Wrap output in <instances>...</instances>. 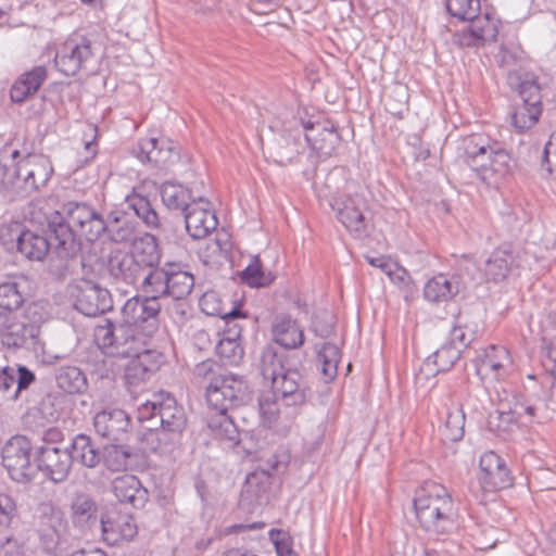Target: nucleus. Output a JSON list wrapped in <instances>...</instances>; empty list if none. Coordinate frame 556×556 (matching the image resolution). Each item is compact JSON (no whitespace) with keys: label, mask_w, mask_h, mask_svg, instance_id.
Instances as JSON below:
<instances>
[{"label":"nucleus","mask_w":556,"mask_h":556,"mask_svg":"<svg viewBox=\"0 0 556 556\" xmlns=\"http://www.w3.org/2000/svg\"><path fill=\"white\" fill-rule=\"evenodd\" d=\"M47 236L29 230L23 231L17 238L18 251L30 261H42L51 252L50 271L62 278L73 270L74 263L81 249V243L72 233L68 225L63 223L59 213L48 217Z\"/></svg>","instance_id":"obj_1"},{"label":"nucleus","mask_w":556,"mask_h":556,"mask_svg":"<svg viewBox=\"0 0 556 556\" xmlns=\"http://www.w3.org/2000/svg\"><path fill=\"white\" fill-rule=\"evenodd\" d=\"M457 151L463 162L489 186L498 184L511 172L509 153L483 135L471 134L462 138Z\"/></svg>","instance_id":"obj_2"},{"label":"nucleus","mask_w":556,"mask_h":556,"mask_svg":"<svg viewBox=\"0 0 556 556\" xmlns=\"http://www.w3.org/2000/svg\"><path fill=\"white\" fill-rule=\"evenodd\" d=\"M36 532L45 552L54 556H108L99 548L75 549L74 539L68 533L67 521L63 511L52 503L38 505L35 516Z\"/></svg>","instance_id":"obj_3"},{"label":"nucleus","mask_w":556,"mask_h":556,"mask_svg":"<svg viewBox=\"0 0 556 556\" xmlns=\"http://www.w3.org/2000/svg\"><path fill=\"white\" fill-rule=\"evenodd\" d=\"M414 508L420 526L429 533L445 534L454 527V502L441 484L428 482L417 490Z\"/></svg>","instance_id":"obj_4"},{"label":"nucleus","mask_w":556,"mask_h":556,"mask_svg":"<svg viewBox=\"0 0 556 556\" xmlns=\"http://www.w3.org/2000/svg\"><path fill=\"white\" fill-rule=\"evenodd\" d=\"M193 379L205 389L208 405L223 406L230 401H238L251 393L248 382L235 375H225L222 367L212 359L195 365Z\"/></svg>","instance_id":"obj_5"},{"label":"nucleus","mask_w":556,"mask_h":556,"mask_svg":"<svg viewBox=\"0 0 556 556\" xmlns=\"http://www.w3.org/2000/svg\"><path fill=\"white\" fill-rule=\"evenodd\" d=\"M187 266L177 262H165L161 267L151 269L140 283L144 294L186 300L194 287V277Z\"/></svg>","instance_id":"obj_6"},{"label":"nucleus","mask_w":556,"mask_h":556,"mask_svg":"<svg viewBox=\"0 0 556 556\" xmlns=\"http://www.w3.org/2000/svg\"><path fill=\"white\" fill-rule=\"evenodd\" d=\"M136 332L137 328L125 319L119 324L105 320L96 327L94 339L109 354L126 357L140 353L144 348Z\"/></svg>","instance_id":"obj_7"},{"label":"nucleus","mask_w":556,"mask_h":556,"mask_svg":"<svg viewBox=\"0 0 556 556\" xmlns=\"http://www.w3.org/2000/svg\"><path fill=\"white\" fill-rule=\"evenodd\" d=\"M139 421L159 418L161 427L184 433L187 428V415L182 406L169 393L161 391L142 403L137 410Z\"/></svg>","instance_id":"obj_8"},{"label":"nucleus","mask_w":556,"mask_h":556,"mask_svg":"<svg viewBox=\"0 0 556 556\" xmlns=\"http://www.w3.org/2000/svg\"><path fill=\"white\" fill-rule=\"evenodd\" d=\"M59 213L65 225L80 242L78 237H85L89 242L97 240L105 230V220L86 203L67 202Z\"/></svg>","instance_id":"obj_9"},{"label":"nucleus","mask_w":556,"mask_h":556,"mask_svg":"<svg viewBox=\"0 0 556 556\" xmlns=\"http://www.w3.org/2000/svg\"><path fill=\"white\" fill-rule=\"evenodd\" d=\"M53 173L50 161L41 155L28 153L16 161L12 170L14 191L29 194L46 186Z\"/></svg>","instance_id":"obj_10"},{"label":"nucleus","mask_w":556,"mask_h":556,"mask_svg":"<svg viewBox=\"0 0 556 556\" xmlns=\"http://www.w3.org/2000/svg\"><path fill=\"white\" fill-rule=\"evenodd\" d=\"M31 444L25 437L10 439L2 448V464L12 480L21 483L30 481L36 467L30 460Z\"/></svg>","instance_id":"obj_11"},{"label":"nucleus","mask_w":556,"mask_h":556,"mask_svg":"<svg viewBox=\"0 0 556 556\" xmlns=\"http://www.w3.org/2000/svg\"><path fill=\"white\" fill-rule=\"evenodd\" d=\"M289 124L281 125L279 131L268 141L265 150L268 157L282 166L292 163L304 148L301 121L293 118Z\"/></svg>","instance_id":"obj_12"},{"label":"nucleus","mask_w":556,"mask_h":556,"mask_svg":"<svg viewBox=\"0 0 556 556\" xmlns=\"http://www.w3.org/2000/svg\"><path fill=\"white\" fill-rule=\"evenodd\" d=\"M93 59L91 41L86 37L68 38L56 52L54 63L65 76L86 70Z\"/></svg>","instance_id":"obj_13"},{"label":"nucleus","mask_w":556,"mask_h":556,"mask_svg":"<svg viewBox=\"0 0 556 556\" xmlns=\"http://www.w3.org/2000/svg\"><path fill=\"white\" fill-rule=\"evenodd\" d=\"M331 207L339 222L356 238L364 237L368 230V218L365 216V200L359 194L344 195L331 202Z\"/></svg>","instance_id":"obj_14"},{"label":"nucleus","mask_w":556,"mask_h":556,"mask_svg":"<svg viewBox=\"0 0 556 556\" xmlns=\"http://www.w3.org/2000/svg\"><path fill=\"white\" fill-rule=\"evenodd\" d=\"M75 308L85 316L94 317L113 306L109 290L88 280L77 283L72 291Z\"/></svg>","instance_id":"obj_15"},{"label":"nucleus","mask_w":556,"mask_h":556,"mask_svg":"<svg viewBox=\"0 0 556 556\" xmlns=\"http://www.w3.org/2000/svg\"><path fill=\"white\" fill-rule=\"evenodd\" d=\"M146 295L144 299L131 298L127 300L122 308V315L127 323H130L137 329L143 328L149 333H152L159 327L160 296H154V294Z\"/></svg>","instance_id":"obj_16"},{"label":"nucleus","mask_w":556,"mask_h":556,"mask_svg":"<svg viewBox=\"0 0 556 556\" xmlns=\"http://www.w3.org/2000/svg\"><path fill=\"white\" fill-rule=\"evenodd\" d=\"M134 153L141 162L153 163L161 168H167L180 159L178 146L167 138L142 139Z\"/></svg>","instance_id":"obj_17"},{"label":"nucleus","mask_w":556,"mask_h":556,"mask_svg":"<svg viewBox=\"0 0 556 556\" xmlns=\"http://www.w3.org/2000/svg\"><path fill=\"white\" fill-rule=\"evenodd\" d=\"M36 462V469L55 483L64 481L72 467L68 447L42 445L38 448Z\"/></svg>","instance_id":"obj_18"},{"label":"nucleus","mask_w":556,"mask_h":556,"mask_svg":"<svg viewBox=\"0 0 556 556\" xmlns=\"http://www.w3.org/2000/svg\"><path fill=\"white\" fill-rule=\"evenodd\" d=\"M186 230L193 239H203L217 228L218 219L211 202L200 197L185 212Z\"/></svg>","instance_id":"obj_19"},{"label":"nucleus","mask_w":556,"mask_h":556,"mask_svg":"<svg viewBox=\"0 0 556 556\" xmlns=\"http://www.w3.org/2000/svg\"><path fill=\"white\" fill-rule=\"evenodd\" d=\"M479 482L486 492L511 486L513 477L504 459L494 452H486L480 458Z\"/></svg>","instance_id":"obj_20"},{"label":"nucleus","mask_w":556,"mask_h":556,"mask_svg":"<svg viewBox=\"0 0 556 556\" xmlns=\"http://www.w3.org/2000/svg\"><path fill=\"white\" fill-rule=\"evenodd\" d=\"M251 399V393L244 394V396L238 401H230L225 403L223 406L208 405L210 412L207 413V427L212 434L220 440H228L231 442H238L239 432L232 420L227 414L230 408L238 407L245 404Z\"/></svg>","instance_id":"obj_21"},{"label":"nucleus","mask_w":556,"mask_h":556,"mask_svg":"<svg viewBox=\"0 0 556 556\" xmlns=\"http://www.w3.org/2000/svg\"><path fill=\"white\" fill-rule=\"evenodd\" d=\"M103 540L109 545H118L132 540L138 533L134 517L128 513L108 511L101 517Z\"/></svg>","instance_id":"obj_22"},{"label":"nucleus","mask_w":556,"mask_h":556,"mask_svg":"<svg viewBox=\"0 0 556 556\" xmlns=\"http://www.w3.org/2000/svg\"><path fill=\"white\" fill-rule=\"evenodd\" d=\"M108 273L112 279L126 285H135L147 274L134 255L122 250H114L108 260Z\"/></svg>","instance_id":"obj_23"},{"label":"nucleus","mask_w":556,"mask_h":556,"mask_svg":"<svg viewBox=\"0 0 556 556\" xmlns=\"http://www.w3.org/2000/svg\"><path fill=\"white\" fill-rule=\"evenodd\" d=\"M287 370L277 378H273V392L279 394L287 405H298L305 401V381L300 369L295 366L286 367Z\"/></svg>","instance_id":"obj_24"},{"label":"nucleus","mask_w":556,"mask_h":556,"mask_svg":"<svg viewBox=\"0 0 556 556\" xmlns=\"http://www.w3.org/2000/svg\"><path fill=\"white\" fill-rule=\"evenodd\" d=\"M98 434L112 441H119L130 427V418L119 408L103 409L93 417Z\"/></svg>","instance_id":"obj_25"},{"label":"nucleus","mask_w":556,"mask_h":556,"mask_svg":"<svg viewBox=\"0 0 556 556\" xmlns=\"http://www.w3.org/2000/svg\"><path fill=\"white\" fill-rule=\"evenodd\" d=\"M304 139L320 155L330 156L339 143V136L333 126L301 121Z\"/></svg>","instance_id":"obj_26"},{"label":"nucleus","mask_w":556,"mask_h":556,"mask_svg":"<svg viewBox=\"0 0 556 556\" xmlns=\"http://www.w3.org/2000/svg\"><path fill=\"white\" fill-rule=\"evenodd\" d=\"M112 491L115 497L134 508H141L148 501V491L140 480L134 475L116 477L112 482Z\"/></svg>","instance_id":"obj_27"},{"label":"nucleus","mask_w":556,"mask_h":556,"mask_svg":"<svg viewBox=\"0 0 556 556\" xmlns=\"http://www.w3.org/2000/svg\"><path fill=\"white\" fill-rule=\"evenodd\" d=\"M468 29L463 30L458 35V40L462 46H482L488 41L495 40L497 36V27L494 21L489 17V14L477 15L472 18Z\"/></svg>","instance_id":"obj_28"},{"label":"nucleus","mask_w":556,"mask_h":556,"mask_svg":"<svg viewBox=\"0 0 556 556\" xmlns=\"http://www.w3.org/2000/svg\"><path fill=\"white\" fill-rule=\"evenodd\" d=\"M47 77V68L42 65L35 66L30 71L23 73L11 87V100L15 103H23L40 89Z\"/></svg>","instance_id":"obj_29"},{"label":"nucleus","mask_w":556,"mask_h":556,"mask_svg":"<svg viewBox=\"0 0 556 556\" xmlns=\"http://www.w3.org/2000/svg\"><path fill=\"white\" fill-rule=\"evenodd\" d=\"M460 278L456 275H437L429 279L424 288V296L432 303L447 302L460 291Z\"/></svg>","instance_id":"obj_30"},{"label":"nucleus","mask_w":556,"mask_h":556,"mask_svg":"<svg viewBox=\"0 0 556 556\" xmlns=\"http://www.w3.org/2000/svg\"><path fill=\"white\" fill-rule=\"evenodd\" d=\"M271 331L275 342L285 349H298L304 342L302 328L289 315H277Z\"/></svg>","instance_id":"obj_31"},{"label":"nucleus","mask_w":556,"mask_h":556,"mask_svg":"<svg viewBox=\"0 0 556 556\" xmlns=\"http://www.w3.org/2000/svg\"><path fill=\"white\" fill-rule=\"evenodd\" d=\"M181 439V433L160 427L159 429H149L143 434L142 442L149 451L169 456L180 447Z\"/></svg>","instance_id":"obj_32"},{"label":"nucleus","mask_w":556,"mask_h":556,"mask_svg":"<svg viewBox=\"0 0 556 556\" xmlns=\"http://www.w3.org/2000/svg\"><path fill=\"white\" fill-rule=\"evenodd\" d=\"M131 255L137 258V262L144 271L148 273L159 266L161 254L156 238L151 233H143L136 237L131 242Z\"/></svg>","instance_id":"obj_33"},{"label":"nucleus","mask_w":556,"mask_h":556,"mask_svg":"<svg viewBox=\"0 0 556 556\" xmlns=\"http://www.w3.org/2000/svg\"><path fill=\"white\" fill-rule=\"evenodd\" d=\"M152 352L146 348L140 353L127 356L129 362L125 368V381L128 387H137L150 378L156 369V364L151 361Z\"/></svg>","instance_id":"obj_34"},{"label":"nucleus","mask_w":556,"mask_h":556,"mask_svg":"<svg viewBox=\"0 0 556 556\" xmlns=\"http://www.w3.org/2000/svg\"><path fill=\"white\" fill-rule=\"evenodd\" d=\"M294 364L293 358L274 345H267L262 351L261 372L266 380L273 381V378H277L287 370L286 367H292Z\"/></svg>","instance_id":"obj_35"},{"label":"nucleus","mask_w":556,"mask_h":556,"mask_svg":"<svg viewBox=\"0 0 556 556\" xmlns=\"http://www.w3.org/2000/svg\"><path fill=\"white\" fill-rule=\"evenodd\" d=\"M0 333H7L13 337L14 345H22L28 339H34L38 333V327L33 323L16 320V316L10 317L7 314H0Z\"/></svg>","instance_id":"obj_36"},{"label":"nucleus","mask_w":556,"mask_h":556,"mask_svg":"<svg viewBox=\"0 0 556 556\" xmlns=\"http://www.w3.org/2000/svg\"><path fill=\"white\" fill-rule=\"evenodd\" d=\"M70 455L73 462H79L88 468H94L101 460V454L91 439L85 434H78L73 439Z\"/></svg>","instance_id":"obj_37"},{"label":"nucleus","mask_w":556,"mask_h":556,"mask_svg":"<svg viewBox=\"0 0 556 556\" xmlns=\"http://www.w3.org/2000/svg\"><path fill=\"white\" fill-rule=\"evenodd\" d=\"M73 523L85 528L97 520L98 506L94 500L86 493H76L71 504Z\"/></svg>","instance_id":"obj_38"},{"label":"nucleus","mask_w":556,"mask_h":556,"mask_svg":"<svg viewBox=\"0 0 556 556\" xmlns=\"http://www.w3.org/2000/svg\"><path fill=\"white\" fill-rule=\"evenodd\" d=\"M161 198L164 205L173 211L186 212L192 200L191 191L179 184L164 182L161 187Z\"/></svg>","instance_id":"obj_39"},{"label":"nucleus","mask_w":556,"mask_h":556,"mask_svg":"<svg viewBox=\"0 0 556 556\" xmlns=\"http://www.w3.org/2000/svg\"><path fill=\"white\" fill-rule=\"evenodd\" d=\"M514 263V256L507 249H496L485 261V276L494 281H501L507 277Z\"/></svg>","instance_id":"obj_40"},{"label":"nucleus","mask_w":556,"mask_h":556,"mask_svg":"<svg viewBox=\"0 0 556 556\" xmlns=\"http://www.w3.org/2000/svg\"><path fill=\"white\" fill-rule=\"evenodd\" d=\"M56 384L67 393L83 392L87 387L85 374L76 366H62L55 374Z\"/></svg>","instance_id":"obj_41"},{"label":"nucleus","mask_w":556,"mask_h":556,"mask_svg":"<svg viewBox=\"0 0 556 556\" xmlns=\"http://www.w3.org/2000/svg\"><path fill=\"white\" fill-rule=\"evenodd\" d=\"M481 329L480 323L469 321L467 316L460 314L457 318L456 326L450 333V345H456L462 349L468 346L476 338Z\"/></svg>","instance_id":"obj_42"},{"label":"nucleus","mask_w":556,"mask_h":556,"mask_svg":"<svg viewBox=\"0 0 556 556\" xmlns=\"http://www.w3.org/2000/svg\"><path fill=\"white\" fill-rule=\"evenodd\" d=\"M240 331L229 330L216 345V353L226 364L237 365L243 357V349L239 342Z\"/></svg>","instance_id":"obj_43"},{"label":"nucleus","mask_w":556,"mask_h":556,"mask_svg":"<svg viewBox=\"0 0 556 556\" xmlns=\"http://www.w3.org/2000/svg\"><path fill=\"white\" fill-rule=\"evenodd\" d=\"M125 205L150 228H157L160 226V218L155 210L152 207L150 201L138 193H132L126 197Z\"/></svg>","instance_id":"obj_44"},{"label":"nucleus","mask_w":556,"mask_h":556,"mask_svg":"<svg viewBox=\"0 0 556 556\" xmlns=\"http://www.w3.org/2000/svg\"><path fill=\"white\" fill-rule=\"evenodd\" d=\"M517 415H521L517 409L508 412L495 410L489 415L488 428L498 438L506 439L518 427Z\"/></svg>","instance_id":"obj_45"},{"label":"nucleus","mask_w":556,"mask_h":556,"mask_svg":"<svg viewBox=\"0 0 556 556\" xmlns=\"http://www.w3.org/2000/svg\"><path fill=\"white\" fill-rule=\"evenodd\" d=\"M136 454L127 445H110L105 448L104 462L112 471H119L135 465Z\"/></svg>","instance_id":"obj_46"},{"label":"nucleus","mask_w":556,"mask_h":556,"mask_svg":"<svg viewBox=\"0 0 556 556\" xmlns=\"http://www.w3.org/2000/svg\"><path fill=\"white\" fill-rule=\"evenodd\" d=\"M459 356L460 352L458 346L445 343L440 349H438L432 355L427 357L424 366L427 369L431 370L430 366L434 365L437 367L435 372L446 371L453 367V365L456 363Z\"/></svg>","instance_id":"obj_47"},{"label":"nucleus","mask_w":556,"mask_h":556,"mask_svg":"<svg viewBox=\"0 0 556 556\" xmlns=\"http://www.w3.org/2000/svg\"><path fill=\"white\" fill-rule=\"evenodd\" d=\"M340 358V350L333 343H324L317 351V359L321 365V372L326 381H331L337 376Z\"/></svg>","instance_id":"obj_48"},{"label":"nucleus","mask_w":556,"mask_h":556,"mask_svg":"<svg viewBox=\"0 0 556 556\" xmlns=\"http://www.w3.org/2000/svg\"><path fill=\"white\" fill-rule=\"evenodd\" d=\"M542 113V106L518 104L511 113V125L518 131H525L533 127Z\"/></svg>","instance_id":"obj_49"},{"label":"nucleus","mask_w":556,"mask_h":556,"mask_svg":"<svg viewBox=\"0 0 556 556\" xmlns=\"http://www.w3.org/2000/svg\"><path fill=\"white\" fill-rule=\"evenodd\" d=\"M509 365L510 357L508 351L504 346L491 345L481 361L479 370H491L496 372V376H500L498 371L501 369H505Z\"/></svg>","instance_id":"obj_50"},{"label":"nucleus","mask_w":556,"mask_h":556,"mask_svg":"<svg viewBox=\"0 0 556 556\" xmlns=\"http://www.w3.org/2000/svg\"><path fill=\"white\" fill-rule=\"evenodd\" d=\"M112 241L116 243L132 242L135 228L125 217L115 216L112 220L105 222V230Z\"/></svg>","instance_id":"obj_51"},{"label":"nucleus","mask_w":556,"mask_h":556,"mask_svg":"<svg viewBox=\"0 0 556 556\" xmlns=\"http://www.w3.org/2000/svg\"><path fill=\"white\" fill-rule=\"evenodd\" d=\"M446 10L459 21H471L480 13V0H446Z\"/></svg>","instance_id":"obj_52"},{"label":"nucleus","mask_w":556,"mask_h":556,"mask_svg":"<svg viewBox=\"0 0 556 556\" xmlns=\"http://www.w3.org/2000/svg\"><path fill=\"white\" fill-rule=\"evenodd\" d=\"M24 294L20 290V285L14 281L0 285V307L13 312L18 309L24 303Z\"/></svg>","instance_id":"obj_53"},{"label":"nucleus","mask_w":556,"mask_h":556,"mask_svg":"<svg viewBox=\"0 0 556 556\" xmlns=\"http://www.w3.org/2000/svg\"><path fill=\"white\" fill-rule=\"evenodd\" d=\"M242 279L251 287H266L274 278L262 269L258 257H255L242 271Z\"/></svg>","instance_id":"obj_54"},{"label":"nucleus","mask_w":556,"mask_h":556,"mask_svg":"<svg viewBox=\"0 0 556 556\" xmlns=\"http://www.w3.org/2000/svg\"><path fill=\"white\" fill-rule=\"evenodd\" d=\"M465 414L460 407H455L447 413L444 428L446 438L451 441H458L464 435Z\"/></svg>","instance_id":"obj_55"},{"label":"nucleus","mask_w":556,"mask_h":556,"mask_svg":"<svg viewBox=\"0 0 556 556\" xmlns=\"http://www.w3.org/2000/svg\"><path fill=\"white\" fill-rule=\"evenodd\" d=\"M519 96L521 103L529 105L542 106L541 89L538 81L533 77L526 76L519 83Z\"/></svg>","instance_id":"obj_56"},{"label":"nucleus","mask_w":556,"mask_h":556,"mask_svg":"<svg viewBox=\"0 0 556 556\" xmlns=\"http://www.w3.org/2000/svg\"><path fill=\"white\" fill-rule=\"evenodd\" d=\"M12 369L14 370V386H16V388L11 392L10 399L16 401L22 391L28 389L29 386L35 382L36 377L31 370L22 365L12 366Z\"/></svg>","instance_id":"obj_57"},{"label":"nucleus","mask_w":556,"mask_h":556,"mask_svg":"<svg viewBox=\"0 0 556 556\" xmlns=\"http://www.w3.org/2000/svg\"><path fill=\"white\" fill-rule=\"evenodd\" d=\"M290 462L288 451L281 448L271 454L262 465L261 470L267 476L282 473Z\"/></svg>","instance_id":"obj_58"},{"label":"nucleus","mask_w":556,"mask_h":556,"mask_svg":"<svg viewBox=\"0 0 556 556\" xmlns=\"http://www.w3.org/2000/svg\"><path fill=\"white\" fill-rule=\"evenodd\" d=\"M16 517V502L10 495L0 493V529L9 528Z\"/></svg>","instance_id":"obj_59"},{"label":"nucleus","mask_w":556,"mask_h":556,"mask_svg":"<svg viewBox=\"0 0 556 556\" xmlns=\"http://www.w3.org/2000/svg\"><path fill=\"white\" fill-rule=\"evenodd\" d=\"M276 396L275 392H265L258 399L260 413L268 424H271L279 413Z\"/></svg>","instance_id":"obj_60"},{"label":"nucleus","mask_w":556,"mask_h":556,"mask_svg":"<svg viewBox=\"0 0 556 556\" xmlns=\"http://www.w3.org/2000/svg\"><path fill=\"white\" fill-rule=\"evenodd\" d=\"M408 100L407 90L403 85H396L392 94L387 98L386 105L392 114H401Z\"/></svg>","instance_id":"obj_61"},{"label":"nucleus","mask_w":556,"mask_h":556,"mask_svg":"<svg viewBox=\"0 0 556 556\" xmlns=\"http://www.w3.org/2000/svg\"><path fill=\"white\" fill-rule=\"evenodd\" d=\"M542 167L556 178V130L552 132L543 152Z\"/></svg>","instance_id":"obj_62"},{"label":"nucleus","mask_w":556,"mask_h":556,"mask_svg":"<svg viewBox=\"0 0 556 556\" xmlns=\"http://www.w3.org/2000/svg\"><path fill=\"white\" fill-rule=\"evenodd\" d=\"M269 536L275 545L278 556H294V552L290 545L289 536L280 530H270Z\"/></svg>","instance_id":"obj_63"},{"label":"nucleus","mask_w":556,"mask_h":556,"mask_svg":"<svg viewBox=\"0 0 556 556\" xmlns=\"http://www.w3.org/2000/svg\"><path fill=\"white\" fill-rule=\"evenodd\" d=\"M167 312L177 325H182L189 316L190 305L186 300H174L173 304L167 308Z\"/></svg>","instance_id":"obj_64"}]
</instances>
